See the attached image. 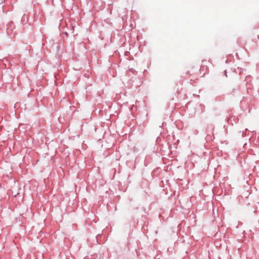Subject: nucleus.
Instances as JSON below:
<instances>
[{"label": "nucleus", "mask_w": 259, "mask_h": 259, "mask_svg": "<svg viewBox=\"0 0 259 259\" xmlns=\"http://www.w3.org/2000/svg\"><path fill=\"white\" fill-rule=\"evenodd\" d=\"M18 194H19V193H16V194H14V196L16 197Z\"/></svg>", "instance_id": "1"}]
</instances>
